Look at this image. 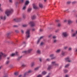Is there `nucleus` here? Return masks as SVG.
I'll list each match as a JSON object with an SVG mask.
<instances>
[{"label": "nucleus", "mask_w": 77, "mask_h": 77, "mask_svg": "<svg viewBox=\"0 0 77 77\" xmlns=\"http://www.w3.org/2000/svg\"><path fill=\"white\" fill-rule=\"evenodd\" d=\"M10 62V61L9 60H8L6 62V64L7 65H8L9 63Z\"/></svg>", "instance_id": "obj_20"}, {"label": "nucleus", "mask_w": 77, "mask_h": 77, "mask_svg": "<svg viewBox=\"0 0 77 77\" xmlns=\"http://www.w3.org/2000/svg\"><path fill=\"white\" fill-rule=\"evenodd\" d=\"M57 42V40H54V43H55V42Z\"/></svg>", "instance_id": "obj_44"}, {"label": "nucleus", "mask_w": 77, "mask_h": 77, "mask_svg": "<svg viewBox=\"0 0 77 77\" xmlns=\"http://www.w3.org/2000/svg\"><path fill=\"white\" fill-rule=\"evenodd\" d=\"M39 60L40 62H41V61H42V59H41V58H40Z\"/></svg>", "instance_id": "obj_57"}, {"label": "nucleus", "mask_w": 77, "mask_h": 77, "mask_svg": "<svg viewBox=\"0 0 77 77\" xmlns=\"http://www.w3.org/2000/svg\"><path fill=\"white\" fill-rule=\"evenodd\" d=\"M50 57H51V59H54V55L53 54H52L50 55Z\"/></svg>", "instance_id": "obj_11"}, {"label": "nucleus", "mask_w": 77, "mask_h": 77, "mask_svg": "<svg viewBox=\"0 0 77 77\" xmlns=\"http://www.w3.org/2000/svg\"><path fill=\"white\" fill-rule=\"evenodd\" d=\"M76 3H77V2L76 1H74L72 2V4H73V5L75 4Z\"/></svg>", "instance_id": "obj_31"}, {"label": "nucleus", "mask_w": 77, "mask_h": 77, "mask_svg": "<svg viewBox=\"0 0 77 77\" xmlns=\"http://www.w3.org/2000/svg\"><path fill=\"white\" fill-rule=\"evenodd\" d=\"M18 72H15L14 73V75H18Z\"/></svg>", "instance_id": "obj_33"}, {"label": "nucleus", "mask_w": 77, "mask_h": 77, "mask_svg": "<svg viewBox=\"0 0 77 77\" xmlns=\"http://www.w3.org/2000/svg\"><path fill=\"white\" fill-rule=\"evenodd\" d=\"M61 26V24H60V23H59L58 24V27H60V26Z\"/></svg>", "instance_id": "obj_39"}, {"label": "nucleus", "mask_w": 77, "mask_h": 77, "mask_svg": "<svg viewBox=\"0 0 77 77\" xmlns=\"http://www.w3.org/2000/svg\"><path fill=\"white\" fill-rule=\"evenodd\" d=\"M69 50H71V48H70L69 49Z\"/></svg>", "instance_id": "obj_60"}, {"label": "nucleus", "mask_w": 77, "mask_h": 77, "mask_svg": "<svg viewBox=\"0 0 77 77\" xmlns=\"http://www.w3.org/2000/svg\"><path fill=\"white\" fill-rule=\"evenodd\" d=\"M65 60L67 62H71V60H69V57L65 58Z\"/></svg>", "instance_id": "obj_10"}, {"label": "nucleus", "mask_w": 77, "mask_h": 77, "mask_svg": "<svg viewBox=\"0 0 77 77\" xmlns=\"http://www.w3.org/2000/svg\"><path fill=\"white\" fill-rule=\"evenodd\" d=\"M18 52H16V53H14V54H12L11 55V56L12 57H13V56H15V55H17V56H18Z\"/></svg>", "instance_id": "obj_6"}, {"label": "nucleus", "mask_w": 77, "mask_h": 77, "mask_svg": "<svg viewBox=\"0 0 77 77\" xmlns=\"http://www.w3.org/2000/svg\"><path fill=\"white\" fill-rule=\"evenodd\" d=\"M21 76H22L21 75H20L19 76V77H21Z\"/></svg>", "instance_id": "obj_63"}, {"label": "nucleus", "mask_w": 77, "mask_h": 77, "mask_svg": "<svg viewBox=\"0 0 77 77\" xmlns=\"http://www.w3.org/2000/svg\"><path fill=\"white\" fill-rule=\"evenodd\" d=\"M15 32L16 33H18L19 32V31H18V30H15Z\"/></svg>", "instance_id": "obj_41"}, {"label": "nucleus", "mask_w": 77, "mask_h": 77, "mask_svg": "<svg viewBox=\"0 0 77 77\" xmlns=\"http://www.w3.org/2000/svg\"><path fill=\"white\" fill-rule=\"evenodd\" d=\"M64 23H66V20H64Z\"/></svg>", "instance_id": "obj_62"}, {"label": "nucleus", "mask_w": 77, "mask_h": 77, "mask_svg": "<svg viewBox=\"0 0 77 77\" xmlns=\"http://www.w3.org/2000/svg\"><path fill=\"white\" fill-rule=\"evenodd\" d=\"M39 6L40 8H42V7H43L42 4H41V3L39 4Z\"/></svg>", "instance_id": "obj_17"}, {"label": "nucleus", "mask_w": 77, "mask_h": 77, "mask_svg": "<svg viewBox=\"0 0 77 77\" xmlns=\"http://www.w3.org/2000/svg\"><path fill=\"white\" fill-rule=\"evenodd\" d=\"M68 70L66 69H65L64 70V72H65V73H66V72H68Z\"/></svg>", "instance_id": "obj_28"}, {"label": "nucleus", "mask_w": 77, "mask_h": 77, "mask_svg": "<svg viewBox=\"0 0 77 77\" xmlns=\"http://www.w3.org/2000/svg\"><path fill=\"white\" fill-rule=\"evenodd\" d=\"M37 53H38V54H40V53H41V51L40 50H37Z\"/></svg>", "instance_id": "obj_26"}, {"label": "nucleus", "mask_w": 77, "mask_h": 77, "mask_svg": "<svg viewBox=\"0 0 77 77\" xmlns=\"http://www.w3.org/2000/svg\"><path fill=\"white\" fill-rule=\"evenodd\" d=\"M60 49H59L57 50V51H56V53H59L60 52Z\"/></svg>", "instance_id": "obj_32"}, {"label": "nucleus", "mask_w": 77, "mask_h": 77, "mask_svg": "<svg viewBox=\"0 0 77 77\" xmlns=\"http://www.w3.org/2000/svg\"><path fill=\"white\" fill-rule=\"evenodd\" d=\"M26 36L28 38L30 37V30L28 29L26 32Z\"/></svg>", "instance_id": "obj_2"}, {"label": "nucleus", "mask_w": 77, "mask_h": 77, "mask_svg": "<svg viewBox=\"0 0 77 77\" xmlns=\"http://www.w3.org/2000/svg\"><path fill=\"white\" fill-rule=\"evenodd\" d=\"M23 44H26V42H23Z\"/></svg>", "instance_id": "obj_64"}, {"label": "nucleus", "mask_w": 77, "mask_h": 77, "mask_svg": "<svg viewBox=\"0 0 77 77\" xmlns=\"http://www.w3.org/2000/svg\"><path fill=\"white\" fill-rule=\"evenodd\" d=\"M56 38V36H54L53 37V39H55V38Z\"/></svg>", "instance_id": "obj_45"}, {"label": "nucleus", "mask_w": 77, "mask_h": 77, "mask_svg": "<svg viewBox=\"0 0 77 77\" xmlns=\"http://www.w3.org/2000/svg\"><path fill=\"white\" fill-rule=\"evenodd\" d=\"M27 24H25L23 25V27H27Z\"/></svg>", "instance_id": "obj_37"}, {"label": "nucleus", "mask_w": 77, "mask_h": 77, "mask_svg": "<svg viewBox=\"0 0 77 77\" xmlns=\"http://www.w3.org/2000/svg\"><path fill=\"white\" fill-rule=\"evenodd\" d=\"M72 23V21H71V20H68V23L69 24H71Z\"/></svg>", "instance_id": "obj_15"}, {"label": "nucleus", "mask_w": 77, "mask_h": 77, "mask_svg": "<svg viewBox=\"0 0 77 77\" xmlns=\"http://www.w3.org/2000/svg\"><path fill=\"white\" fill-rule=\"evenodd\" d=\"M2 56H3V57H5V56H6V55L3 54V53L2 52H0V60L2 59Z\"/></svg>", "instance_id": "obj_3"}, {"label": "nucleus", "mask_w": 77, "mask_h": 77, "mask_svg": "<svg viewBox=\"0 0 77 77\" xmlns=\"http://www.w3.org/2000/svg\"><path fill=\"white\" fill-rule=\"evenodd\" d=\"M18 5V2H17L16 3V6H17V5Z\"/></svg>", "instance_id": "obj_43"}, {"label": "nucleus", "mask_w": 77, "mask_h": 77, "mask_svg": "<svg viewBox=\"0 0 77 77\" xmlns=\"http://www.w3.org/2000/svg\"><path fill=\"white\" fill-rule=\"evenodd\" d=\"M42 77V75H39L37 76V77Z\"/></svg>", "instance_id": "obj_36"}, {"label": "nucleus", "mask_w": 77, "mask_h": 77, "mask_svg": "<svg viewBox=\"0 0 77 77\" xmlns=\"http://www.w3.org/2000/svg\"><path fill=\"white\" fill-rule=\"evenodd\" d=\"M1 19H2V20H6V18L5 16H4V17H3L2 16H1Z\"/></svg>", "instance_id": "obj_13"}, {"label": "nucleus", "mask_w": 77, "mask_h": 77, "mask_svg": "<svg viewBox=\"0 0 77 77\" xmlns=\"http://www.w3.org/2000/svg\"><path fill=\"white\" fill-rule=\"evenodd\" d=\"M25 17H26V16H25V15H23V18H25Z\"/></svg>", "instance_id": "obj_52"}, {"label": "nucleus", "mask_w": 77, "mask_h": 77, "mask_svg": "<svg viewBox=\"0 0 77 77\" xmlns=\"http://www.w3.org/2000/svg\"><path fill=\"white\" fill-rule=\"evenodd\" d=\"M67 4H70L71 3V2L70 1H69L67 2Z\"/></svg>", "instance_id": "obj_40"}, {"label": "nucleus", "mask_w": 77, "mask_h": 77, "mask_svg": "<svg viewBox=\"0 0 77 77\" xmlns=\"http://www.w3.org/2000/svg\"><path fill=\"white\" fill-rule=\"evenodd\" d=\"M7 36H8V38H10V33H8L7 34Z\"/></svg>", "instance_id": "obj_24"}, {"label": "nucleus", "mask_w": 77, "mask_h": 77, "mask_svg": "<svg viewBox=\"0 0 77 77\" xmlns=\"http://www.w3.org/2000/svg\"><path fill=\"white\" fill-rule=\"evenodd\" d=\"M21 32L22 33H24V31L23 30H21Z\"/></svg>", "instance_id": "obj_54"}, {"label": "nucleus", "mask_w": 77, "mask_h": 77, "mask_svg": "<svg viewBox=\"0 0 77 77\" xmlns=\"http://www.w3.org/2000/svg\"><path fill=\"white\" fill-rule=\"evenodd\" d=\"M24 0H20V2L21 3H23Z\"/></svg>", "instance_id": "obj_35"}, {"label": "nucleus", "mask_w": 77, "mask_h": 77, "mask_svg": "<svg viewBox=\"0 0 77 77\" xmlns=\"http://www.w3.org/2000/svg\"><path fill=\"white\" fill-rule=\"evenodd\" d=\"M32 72V71L31 70H29L28 72H26L24 73V77H25L26 76V75H27L28 74V73H30Z\"/></svg>", "instance_id": "obj_9"}, {"label": "nucleus", "mask_w": 77, "mask_h": 77, "mask_svg": "<svg viewBox=\"0 0 77 77\" xmlns=\"http://www.w3.org/2000/svg\"><path fill=\"white\" fill-rule=\"evenodd\" d=\"M52 63L54 65H55V66H57L59 65V64H56V63L55 62H52Z\"/></svg>", "instance_id": "obj_8"}, {"label": "nucleus", "mask_w": 77, "mask_h": 77, "mask_svg": "<svg viewBox=\"0 0 77 77\" xmlns=\"http://www.w3.org/2000/svg\"><path fill=\"white\" fill-rule=\"evenodd\" d=\"M47 61H50V59L48 58L47 59Z\"/></svg>", "instance_id": "obj_51"}, {"label": "nucleus", "mask_w": 77, "mask_h": 77, "mask_svg": "<svg viewBox=\"0 0 77 77\" xmlns=\"http://www.w3.org/2000/svg\"><path fill=\"white\" fill-rule=\"evenodd\" d=\"M76 33L73 34L72 35V36H73V37L75 36V35H76V34H77V31H76Z\"/></svg>", "instance_id": "obj_22"}, {"label": "nucleus", "mask_w": 77, "mask_h": 77, "mask_svg": "<svg viewBox=\"0 0 77 77\" xmlns=\"http://www.w3.org/2000/svg\"><path fill=\"white\" fill-rule=\"evenodd\" d=\"M69 76L68 75H66V77H68Z\"/></svg>", "instance_id": "obj_58"}, {"label": "nucleus", "mask_w": 77, "mask_h": 77, "mask_svg": "<svg viewBox=\"0 0 77 77\" xmlns=\"http://www.w3.org/2000/svg\"><path fill=\"white\" fill-rule=\"evenodd\" d=\"M13 27H18V26L16 25H14L13 26Z\"/></svg>", "instance_id": "obj_48"}, {"label": "nucleus", "mask_w": 77, "mask_h": 77, "mask_svg": "<svg viewBox=\"0 0 77 77\" xmlns=\"http://www.w3.org/2000/svg\"><path fill=\"white\" fill-rule=\"evenodd\" d=\"M44 44V43L42 42H41L40 44V45H43Z\"/></svg>", "instance_id": "obj_49"}, {"label": "nucleus", "mask_w": 77, "mask_h": 77, "mask_svg": "<svg viewBox=\"0 0 77 77\" xmlns=\"http://www.w3.org/2000/svg\"><path fill=\"white\" fill-rule=\"evenodd\" d=\"M32 50V49H29L28 51H23L22 53H24L25 54H27L28 53H30V52H31V51Z\"/></svg>", "instance_id": "obj_4"}, {"label": "nucleus", "mask_w": 77, "mask_h": 77, "mask_svg": "<svg viewBox=\"0 0 77 77\" xmlns=\"http://www.w3.org/2000/svg\"><path fill=\"white\" fill-rule=\"evenodd\" d=\"M20 19H19L16 18V19H14V20L15 21V22H18L20 21L19 20Z\"/></svg>", "instance_id": "obj_12"}, {"label": "nucleus", "mask_w": 77, "mask_h": 77, "mask_svg": "<svg viewBox=\"0 0 77 77\" xmlns=\"http://www.w3.org/2000/svg\"><path fill=\"white\" fill-rule=\"evenodd\" d=\"M32 31H35V29H32Z\"/></svg>", "instance_id": "obj_59"}, {"label": "nucleus", "mask_w": 77, "mask_h": 77, "mask_svg": "<svg viewBox=\"0 0 77 77\" xmlns=\"http://www.w3.org/2000/svg\"><path fill=\"white\" fill-rule=\"evenodd\" d=\"M69 66V64H67V65L65 66V68H67V67H68V66Z\"/></svg>", "instance_id": "obj_30"}, {"label": "nucleus", "mask_w": 77, "mask_h": 77, "mask_svg": "<svg viewBox=\"0 0 77 77\" xmlns=\"http://www.w3.org/2000/svg\"><path fill=\"white\" fill-rule=\"evenodd\" d=\"M43 37H44L43 36H42L40 37L38 41L37 44L39 43V42L40 41V39H42V38H43Z\"/></svg>", "instance_id": "obj_14"}, {"label": "nucleus", "mask_w": 77, "mask_h": 77, "mask_svg": "<svg viewBox=\"0 0 77 77\" xmlns=\"http://www.w3.org/2000/svg\"><path fill=\"white\" fill-rule=\"evenodd\" d=\"M51 68V66H49L48 67V69L50 70Z\"/></svg>", "instance_id": "obj_23"}, {"label": "nucleus", "mask_w": 77, "mask_h": 77, "mask_svg": "<svg viewBox=\"0 0 77 77\" xmlns=\"http://www.w3.org/2000/svg\"><path fill=\"white\" fill-rule=\"evenodd\" d=\"M33 8L34 9H37V7H36V6L35 5V4H33Z\"/></svg>", "instance_id": "obj_18"}, {"label": "nucleus", "mask_w": 77, "mask_h": 77, "mask_svg": "<svg viewBox=\"0 0 77 77\" xmlns=\"http://www.w3.org/2000/svg\"><path fill=\"white\" fill-rule=\"evenodd\" d=\"M14 10L12 9L11 8L10 10H7L5 11V14H7V16H9V15L11 14L12 12H13Z\"/></svg>", "instance_id": "obj_1"}, {"label": "nucleus", "mask_w": 77, "mask_h": 77, "mask_svg": "<svg viewBox=\"0 0 77 77\" xmlns=\"http://www.w3.org/2000/svg\"><path fill=\"white\" fill-rule=\"evenodd\" d=\"M51 36H52V35H49V38H50V37H51Z\"/></svg>", "instance_id": "obj_53"}, {"label": "nucleus", "mask_w": 77, "mask_h": 77, "mask_svg": "<svg viewBox=\"0 0 77 77\" xmlns=\"http://www.w3.org/2000/svg\"><path fill=\"white\" fill-rule=\"evenodd\" d=\"M56 22H59V20H56Z\"/></svg>", "instance_id": "obj_55"}, {"label": "nucleus", "mask_w": 77, "mask_h": 77, "mask_svg": "<svg viewBox=\"0 0 77 77\" xmlns=\"http://www.w3.org/2000/svg\"><path fill=\"white\" fill-rule=\"evenodd\" d=\"M46 74H47V72L45 71H43L42 72V74H43V75H45Z\"/></svg>", "instance_id": "obj_21"}, {"label": "nucleus", "mask_w": 77, "mask_h": 77, "mask_svg": "<svg viewBox=\"0 0 77 77\" xmlns=\"http://www.w3.org/2000/svg\"><path fill=\"white\" fill-rule=\"evenodd\" d=\"M26 8V5H25L24 7H23V10H25Z\"/></svg>", "instance_id": "obj_29"}, {"label": "nucleus", "mask_w": 77, "mask_h": 77, "mask_svg": "<svg viewBox=\"0 0 77 77\" xmlns=\"http://www.w3.org/2000/svg\"><path fill=\"white\" fill-rule=\"evenodd\" d=\"M39 69V67H37L36 68H35V70H38Z\"/></svg>", "instance_id": "obj_38"}, {"label": "nucleus", "mask_w": 77, "mask_h": 77, "mask_svg": "<svg viewBox=\"0 0 77 77\" xmlns=\"http://www.w3.org/2000/svg\"><path fill=\"white\" fill-rule=\"evenodd\" d=\"M20 58H21V57H19L18 58V59H20Z\"/></svg>", "instance_id": "obj_61"}, {"label": "nucleus", "mask_w": 77, "mask_h": 77, "mask_svg": "<svg viewBox=\"0 0 77 77\" xmlns=\"http://www.w3.org/2000/svg\"><path fill=\"white\" fill-rule=\"evenodd\" d=\"M1 4H0V11H2V12L3 11V10L2 9V8H1L0 7H1Z\"/></svg>", "instance_id": "obj_34"}, {"label": "nucleus", "mask_w": 77, "mask_h": 77, "mask_svg": "<svg viewBox=\"0 0 77 77\" xmlns=\"http://www.w3.org/2000/svg\"><path fill=\"white\" fill-rule=\"evenodd\" d=\"M9 1L10 3H12V0H9Z\"/></svg>", "instance_id": "obj_47"}, {"label": "nucleus", "mask_w": 77, "mask_h": 77, "mask_svg": "<svg viewBox=\"0 0 77 77\" xmlns=\"http://www.w3.org/2000/svg\"><path fill=\"white\" fill-rule=\"evenodd\" d=\"M68 48V47H64V48L65 50H66V48Z\"/></svg>", "instance_id": "obj_50"}, {"label": "nucleus", "mask_w": 77, "mask_h": 77, "mask_svg": "<svg viewBox=\"0 0 77 77\" xmlns=\"http://www.w3.org/2000/svg\"><path fill=\"white\" fill-rule=\"evenodd\" d=\"M32 10V8H29L28 9V12H30V11H31V10Z\"/></svg>", "instance_id": "obj_25"}, {"label": "nucleus", "mask_w": 77, "mask_h": 77, "mask_svg": "<svg viewBox=\"0 0 77 77\" xmlns=\"http://www.w3.org/2000/svg\"><path fill=\"white\" fill-rule=\"evenodd\" d=\"M36 17L35 15H34L33 16L31 17V18L32 20H34V19H35L36 18Z\"/></svg>", "instance_id": "obj_16"}, {"label": "nucleus", "mask_w": 77, "mask_h": 77, "mask_svg": "<svg viewBox=\"0 0 77 77\" xmlns=\"http://www.w3.org/2000/svg\"><path fill=\"white\" fill-rule=\"evenodd\" d=\"M63 35L64 37H66L68 36V33L66 32H63Z\"/></svg>", "instance_id": "obj_7"}, {"label": "nucleus", "mask_w": 77, "mask_h": 77, "mask_svg": "<svg viewBox=\"0 0 77 77\" xmlns=\"http://www.w3.org/2000/svg\"><path fill=\"white\" fill-rule=\"evenodd\" d=\"M29 24L31 25V27H33L35 26V24L33 22H30L29 23Z\"/></svg>", "instance_id": "obj_5"}, {"label": "nucleus", "mask_w": 77, "mask_h": 77, "mask_svg": "<svg viewBox=\"0 0 77 77\" xmlns=\"http://www.w3.org/2000/svg\"><path fill=\"white\" fill-rule=\"evenodd\" d=\"M62 54L63 56H64L65 55V52H62Z\"/></svg>", "instance_id": "obj_42"}, {"label": "nucleus", "mask_w": 77, "mask_h": 77, "mask_svg": "<svg viewBox=\"0 0 77 77\" xmlns=\"http://www.w3.org/2000/svg\"><path fill=\"white\" fill-rule=\"evenodd\" d=\"M40 32H42V29H40Z\"/></svg>", "instance_id": "obj_56"}, {"label": "nucleus", "mask_w": 77, "mask_h": 77, "mask_svg": "<svg viewBox=\"0 0 77 77\" xmlns=\"http://www.w3.org/2000/svg\"><path fill=\"white\" fill-rule=\"evenodd\" d=\"M34 65H35V63H32L31 64V66L32 67H33V66H34Z\"/></svg>", "instance_id": "obj_27"}, {"label": "nucleus", "mask_w": 77, "mask_h": 77, "mask_svg": "<svg viewBox=\"0 0 77 77\" xmlns=\"http://www.w3.org/2000/svg\"><path fill=\"white\" fill-rule=\"evenodd\" d=\"M29 3V2L28 1H27L25 3V5H28Z\"/></svg>", "instance_id": "obj_19"}, {"label": "nucleus", "mask_w": 77, "mask_h": 77, "mask_svg": "<svg viewBox=\"0 0 77 77\" xmlns=\"http://www.w3.org/2000/svg\"><path fill=\"white\" fill-rule=\"evenodd\" d=\"M26 66V65H25L24 64H23L22 65V67H24V66Z\"/></svg>", "instance_id": "obj_46"}]
</instances>
